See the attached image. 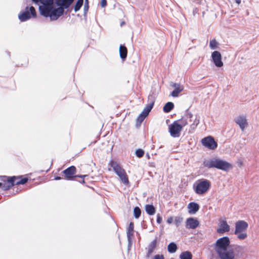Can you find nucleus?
I'll return each instance as SVG.
<instances>
[{"instance_id": "obj_20", "label": "nucleus", "mask_w": 259, "mask_h": 259, "mask_svg": "<svg viewBox=\"0 0 259 259\" xmlns=\"http://www.w3.org/2000/svg\"><path fill=\"white\" fill-rule=\"evenodd\" d=\"M230 230V226L226 221H223L220 225V228L218 229V232L223 233L228 232Z\"/></svg>"}, {"instance_id": "obj_46", "label": "nucleus", "mask_w": 259, "mask_h": 259, "mask_svg": "<svg viewBox=\"0 0 259 259\" xmlns=\"http://www.w3.org/2000/svg\"><path fill=\"white\" fill-rule=\"evenodd\" d=\"M68 1H69L68 4L67 5V7H69L71 5V4L73 2L74 0H69Z\"/></svg>"}, {"instance_id": "obj_19", "label": "nucleus", "mask_w": 259, "mask_h": 259, "mask_svg": "<svg viewBox=\"0 0 259 259\" xmlns=\"http://www.w3.org/2000/svg\"><path fill=\"white\" fill-rule=\"evenodd\" d=\"M199 205L196 202H192L188 205V212L190 214H195L199 209Z\"/></svg>"}, {"instance_id": "obj_2", "label": "nucleus", "mask_w": 259, "mask_h": 259, "mask_svg": "<svg viewBox=\"0 0 259 259\" xmlns=\"http://www.w3.org/2000/svg\"><path fill=\"white\" fill-rule=\"evenodd\" d=\"M203 165L207 168H215L226 171L233 167L230 163L217 158L204 160L203 162Z\"/></svg>"}, {"instance_id": "obj_39", "label": "nucleus", "mask_w": 259, "mask_h": 259, "mask_svg": "<svg viewBox=\"0 0 259 259\" xmlns=\"http://www.w3.org/2000/svg\"><path fill=\"white\" fill-rule=\"evenodd\" d=\"M152 259H164V257L162 254H156Z\"/></svg>"}, {"instance_id": "obj_45", "label": "nucleus", "mask_w": 259, "mask_h": 259, "mask_svg": "<svg viewBox=\"0 0 259 259\" xmlns=\"http://www.w3.org/2000/svg\"><path fill=\"white\" fill-rule=\"evenodd\" d=\"M88 9H89V6H88V4H85L84 6V12H87L88 11Z\"/></svg>"}, {"instance_id": "obj_14", "label": "nucleus", "mask_w": 259, "mask_h": 259, "mask_svg": "<svg viewBox=\"0 0 259 259\" xmlns=\"http://www.w3.org/2000/svg\"><path fill=\"white\" fill-rule=\"evenodd\" d=\"M199 222L198 220L194 218H189L186 221V228L188 229H195L198 227Z\"/></svg>"}, {"instance_id": "obj_1", "label": "nucleus", "mask_w": 259, "mask_h": 259, "mask_svg": "<svg viewBox=\"0 0 259 259\" xmlns=\"http://www.w3.org/2000/svg\"><path fill=\"white\" fill-rule=\"evenodd\" d=\"M230 243L228 237H223L218 239L214 245V249L219 259H235L234 250L229 248Z\"/></svg>"}, {"instance_id": "obj_7", "label": "nucleus", "mask_w": 259, "mask_h": 259, "mask_svg": "<svg viewBox=\"0 0 259 259\" xmlns=\"http://www.w3.org/2000/svg\"><path fill=\"white\" fill-rule=\"evenodd\" d=\"M76 172V167L74 166H71L64 170L63 173L64 174L65 179L67 180H73L74 178H83L87 176V175H75L74 176Z\"/></svg>"}, {"instance_id": "obj_4", "label": "nucleus", "mask_w": 259, "mask_h": 259, "mask_svg": "<svg viewBox=\"0 0 259 259\" xmlns=\"http://www.w3.org/2000/svg\"><path fill=\"white\" fill-rule=\"evenodd\" d=\"M108 165L113 168L114 171L119 177L123 184L125 185L129 184L128 176L125 170L117 162L112 160L109 162Z\"/></svg>"}, {"instance_id": "obj_27", "label": "nucleus", "mask_w": 259, "mask_h": 259, "mask_svg": "<svg viewBox=\"0 0 259 259\" xmlns=\"http://www.w3.org/2000/svg\"><path fill=\"white\" fill-rule=\"evenodd\" d=\"M32 1L36 3L39 2L42 5H53V0H32Z\"/></svg>"}, {"instance_id": "obj_12", "label": "nucleus", "mask_w": 259, "mask_h": 259, "mask_svg": "<svg viewBox=\"0 0 259 259\" xmlns=\"http://www.w3.org/2000/svg\"><path fill=\"white\" fill-rule=\"evenodd\" d=\"M211 58L213 63L217 67H221L223 66L222 56L219 52L217 51L213 52L211 54Z\"/></svg>"}, {"instance_id": "obj_47", "label": "nucleus", "mask_w": 259, "mask_h": 259, "mask_svg": "<svg viewBox=\"0 0 259 259\" xmlns=\"http://www.w3.org/2000/svg\"><path fill=\"white\" fill-rule=\"evenodd\" d=\"M55 180H59L61 179V178L60 177L57 176L54 179Z\"/></svg>"}, {"instance_id": "obj_18", "label": "nucleus", "mask_w": 259, "mask_h": 259, "mask_svg": "<svg viewBox=\"0 0 259 259\" xmlns=\"http://www.w3.org/2000/svg\"><path fill=\"white\" fill-rule=\"evenodd\" d=\"M171 85L175 88V90L171 93L170 95L173 97H177L178 96L183 90V88L181 86L179 83H173Z\"/></svg>"}, {"instance_id": "obj_17", "label": "nucleus", "mask_w": 259, "mask_h": 259, "mask_svg": "<svg viewBox=\"0 0 259 259\" xmlns=\"http://www.w3.org/2000/svg\"><path fill=\"white\" fill-rule=\"evenodd\" d=\"M134 223L131 222L127 230V238L128 242V245H131L132 243V237L134 235Z\"/></svg>"}, {"instance_id": "obj_15", "label": "nucleus", "mask_w": 259, "mask_h": 259, "mask_svg": "<svg viewBox=\"0 0 259 259\" xmlns=\"http://www.w3.org/2000/svg\"><path fill=\"white\" fill-rule=\"evenodd\" d=\"M235 122L239 125L241 130L243 131L247 125V122L246 118L243 116H239L235 119Z\"/></svg>"}, {"instance_id": "obj_49", "label": "nucleus", "mask_w": 259, "mask_h": 259, "mask_svg": "<svg viewBox=\"0 0 259 259\" xmlns=\"http://www.w3.org/2000/svg\"><path fill=\"white\" fill-rule=\"evenodd\" d=\"M77 2L81 3L83 4V0H77Z\"/></svg>"}, {"instance_id": "obj_48", "label": "nucleus", "mask_w": 259, "mask_h": 259, "mask_svg": "<svg viewBox=\"0 0 259 259\" xmlns=\"http://www.w3.org/2000/svg\"><path fill=\"white\" fill-rule=\"evenodd\" d=\"M235 2L238 5L241 3V0H235Z\"/></svg>"}, {"instance_id": "obj_38", "label": "nucleus", "mask_w": 259, "mask_h": 259, "mask_svg": "<svg viewBox=\"0 0 259 259\" xmlns=\"http://www.w3.org/2000/svg\"><path fill=\"white\" fill-rule=\"evenodd\" d=\"M69 0H64V3L63 4H62V5H61V6H60V7H62L63 8V9H67L69 7H67V5H68V1Z\"/></svg>"}, {"instance_id": "obj_53", "label": "nucleus", "mask_w": 259, "mask_h": 259, "mask_svg": "<svg viewBox=\"0 0 259 259\" xmlns=\"http://www.w3.org/2000/svg\"><path fill=\"white\" fill-rule=\"evenodd\" d=\"M146 155H147V156L148 157V158H150V156H149V154H148V153H147Z\"/></svg>"}, {"instance_id": "obj_33", "label": "nucleus", "mask_w": 259, "mask_h": 259, "mask_svg": "<svg viewBox=\"0 0 259 259\" xmlns=\"http://www.w3.org/2000/svg\"><path fill=\"white\" fill-rule=\"evenodd\" d=\"M148 101L149 104L154 106L155 101V97L153 94H150L148 96Z\"/></svg>"}, {"instance_id": "obj_16", "label": "nucleus", "mask_w": 259, "mask_h": 259, "mask_svg": "<svg viewBox=\"0 0 259 259\" xmlns=\"http://www.w3.org/2000/svg\"><path fill=\"white\" fill-rule=\"evenodd\" d=\"M52 6V5H43L42 6H39V10L40 14L45 17H50Z\"/></svg>"}, {"instance_id": "obj_40", "label": "nucleus", "mask_w": 259, "mask_h": 259, "mask_svg": "<svg viewBox=\"0 0 259 259\" xmlns=\"http://www.w3.org/2000/svg\"><path fill=\"white\" fill-rule=\"evenodd\" d=\"M162 218H161L160 214L159 213H158L157 214V219H156L157 223L158 224H160L162 222Z\"/></svg>"}, {"instance_id": "obj_9", "label": "nucleus", "mask_w": 259, "mask_h": 259, "mask_svg": "<svg viewBox=\"0 0 259 259\" xmlns=\"http://www.w3.org/2000/svg\"><path fill=\"white\" fill-rule=\"evenodd\" d=\"M201 143L203 146L210 150H214L218 146L217 143L211 136H208L203 138L201 140Z\"/></svg>"}, {"instance_id": "obj_28", "label": "nucleus", "mask_w": 259, "mask_h": 259, "mask_svg": "<svg viewBox=\"0 0 259 259\" xmlns=\"http://www.w3.org/2000/svg\"><path fill=\"white\" fill-rule=\"evenodd\" d=\"M199 123V119L195 117L193 120V123L190 125V128L192 131H194L198 124Z\"/></svg>"}, {"instance_id": "obj_52", "label": "nucleus", "mask_w": 259, "mask_h": 259, "mask_svg": "<svg viewBox=\"0 0 259 259\" xmlns=\"http://www.w3.org/2000/svg\"><path fill=\"white\" fill-rule=\"evenodd\" d=\"M88 4V0H85V4Z\"/></svg>"}, {"instance_id": "obj_25", "label": "nucleus", "mask_w": 259, "mask_h": 259, "mask_svg": "<svg viewBox=\"0 0 259 259\" xmlns=\"http://www.w3.org/2000/svg\"><path fill=\"white\" fill-rule=\"evenodd\" d=\"M192 254L189 251L182 252L180 255V259H192Z\"/></svg>"}, {"instance_id": "obj_5", "label": "nucleus", "mask_w": 259, "mask_h": 259, "mask_svg": "<svg viewBox=\"0 0 259 259\" xmlns=\"http://www.w3.org/2000/svg\"><path fill=\"white\" fill-rule=\"evenodd\" d=\"M210 187V182L206 179L198 181L194 190L196 194L201 195L206 192Z\"/></svg>"}, {"instance_id": "obj_24", "label": "nucleus", "mask_w": 259, "mask_h": 259, "mask_svg": "<svg viewBox=\"0 0 259 259\" xmlns=\"http://www.w3.org/2000/svg\"><path fill=\"white\" fill-rule=\"evenodd\" d=\"M174 108V104L171 102H168L165 104L163 108V110L165 113H168Z\"/></svg>"}, {"instance_id": "obj_32", "label": "nucleus", "mask_w": 259, "mask_h": 259, "mask_svg": "<svg viewBox=\"0 0 259 259\" xmlns=\"http://www.w3.org/2000/svg\"><path fill=\"white\" fill-rule=\"evenodd\" d=\"M147 116H145V114H143V113H141L139 116L138 117L137 119V124L141 125L142 122L143 121V120L145 119V118Z\"/></svg>"}, {"instance_id": "obj_51", "label": "nucleus", "mask_w": 259, "mask_h": 259, "mask_svg": "<svg viewBox=\"0 0 259 259\" xmlns=\"http://www.w3.org/2000/svg\"><path fill=\"white\" fill-rule=\"evenodd\" d=\"M82 179H84V178H82ZM80 182L82 183H85L84 180L83 179H82V180L81 182Z\"/></svg>"}, {"instance_id": "obj_3", "label": "nucleus", "mask_w": 259, "mask_h": 259, "mask_svg": "<svg viewBox=\"0 0 259 259\" xmlns=\"http://www.w3.org/2000/svg\"><path fill=\"white\" fill-rule=\"evenodd\" d=\"M248 227V223L243 220L237 221L235 224L234 234L240 240H245L247 238V230Z\"/></svg>"}, {"instance_id": "obj_29", "label": "nucleus", "mask_w": 259, "mask_h": 259, "mask_svg": "<svg viewBox=\"0 0 259 259\" xmlns=\"http://www.w3.org/2000/svg\"><path fill=\"white\" fill-rule=\"evenodd\" d=\"M219 45V43L215 39L211 40L209 42V47L212 50H214L217 49L218 46Z\"/></svg>"}, {"instance_id": "obj_44", "label": "nucleus", "mask_w": 259, "mask_h": 259, "mask_svg": "<svg viewBox=\"0 0 259 259\" xmlns=\"http://www.w3.org/2000/svg\"><path fill=\"white\" fill-rule=\"evenodd\" d=\"M173 221H174L173 218L172 217H169L167 220V223L168 224H171V223H172Z\"/></svg>"}, {"instance_id": "obj_8", "label": "nucleus", "mask_w": 259, "mask_h": 259, "mask_svg": "<svg viewBox=\"0 0 259 259\" xmlns=\"http://www.w3.org/2000/svg\"><path fill=\"white\" fill-rule=\"evenodd\" d=\"M169 132L171 137L178 138L180 136V132L182 128V125L178 123V121H175L168 126Z\"/></svg>"}, {"instance_id": "obj_10", "label": "nucleus", "mask_w": 259, "mask_h": 259, "mask_svg": "<svg viewBox=\"0 0 259 259\" xmlns=\"http://www.w3.org/2000/svg\"><path fill=\"white\" fill-rule=\"evenodd\" d=\"M4 178L7 179V182H11L13 184V186L15 185H24L26 184L28 180L27 178H21V177L13 176L11 177H4Z\"/></svg>"}, {"instance_id": "obj_22", "label": "nucleus", "mask_w": 259, "mask_h": 259, "mask_svg": "<svg viewBox=\"0 0 259 259\" xmlns=\"http://www.w3.org/2000/svg\"><path fill=\"white\" fill-rule=\"evenodd\" d=\"M127 51L126 48L123 45H120L119 47V54L120 58L124 60L127 57Z\"/></svg>"}, {"instance_id": "obj_23", "label": "nucleus", "mask_w": 259, "mask_h": 259, "mask_svg": "<svg viewBox=\"0 0 259 259\" xmlns=\"http://www.w3.org/2000/svg\"><path fill=\"white\" fill-rule=\"evenodd\" d=\"M145 210L147 213L150 215H152L155 213V208L154 206L151 204L146 205Z\"/></svg>"}, {"instance_id": "obj_11", "label": "nucleus", "mask_w": 259, "mask_h": 259, "mask_svg": "<svg viewBox=\"0 0 259 259\" xmlns=\"http://www.w3.org/2000/svg\"><path fill=\"white\" fill-rule=\"evenodd\" d=\"M64 9L62 7L54 8L52 6L50 18L51 20H56L59 17L62 16L64 13Z\"/></svg>"}, {"instance_id": "obj_35", "label": "nucleus", "mask_w": 259, "mask_h": 259, "mask_svg": "<svg viewBox=\"0 0 259 259\" xmlns=\"http://www.w3.org/2000/svg\"><path fill=\"white\" fill-rule=\"evenodd\" d=\"M144 154V151L142 149H138L136 151V155L139 158H141Z\"/></svg>"}, {"instance_id": "obj_6", "label": "nucleus", "mask_w": 259, "mask_h": 259, "mask_svg": "<svg viewBox=\"0 0 259 259\" xmlns=\"http://www.w3.org/2000/svg\"><path fill=\"white\" fill-rule=\"evenodd\" d=\"M36 15L35 8L31 6L29 8L26 7L25 11L19 15V19L21 22L29 19L31 17H35Z\"/></svg>"}, {"instance_id": "obj_13", "label": "nucleus", "mask_w": 259, "mask_h": 259, "mask_svg": "<svg viewBox=\"0 0 259 259\" xmlns=\"http://www.w3.org/2000/svg\"><path fill=\"white\" fill-rule=\"evenodd\" d=\"M193 118V114L189 112V111L187 110L186 111V113L185 115L182 117L181 119L179 120H178V122H180V125H182V128L186 125H187L189 123L188 119H189V121H192V119Z\"/></svg>"}, {"instance_id": "obj_21", "label": "nucleus", "mask_w": 259, "mask_h": 259, "mask_svg": "<svg viewBox=\"0 0 259 259\" xmlns=\"http://www.w3.org/2000/svg\"><path fill=\"white\" fill-rule=\"evenodd\" d=\"M157 245V238L153 240L148 246V250L147 253V257H149L153 252Z\"/></svg>"}, {"instance_id": "obj_26", "label": "nucleus", "mask_w": 259, "mask_h": 259, "mask_svg": "<svg viewBox=\"0 0 259 259\" xmlns=\"http://www.w3.org/2000/svg\"><path fill=\"white\" fill-rule=\"evenodd\" d=\"M178 249L177 244L174 242H170L167 246V250L169 253H175Z\"/></svg>"}, {"instance_id": "obj_31", "label": "nucleus", "mask_w": 259, "mask_h": 259, "mask_svg": "<svg viewBox=\"0 0 259 259\" xmlns=\"http://www.w3.org/2000/svg\"><path fill=\"white\" fill-rule=\"evenodd\" d=\"M13 187V184L11 182H7V183H2V189L4 191L8 190Z\"/></svg>"}, {"instance_id": "obj_54", "label": "nucleus", "mask_w": 259, "mask_h": 259, "mask_svg": "<svg viewBox=\"0 0 259 259\" xmlns=\"http://www.w3.org/2000/svg\"><path fill=\"white\" fill-rule=\"evenodd\" d=\"M2 186V183H0V188Z\"/></svg>"}, {"instance_id": "obj_36", "label": "nucleus", "mask_w": 259, "mask_h": 259, "mask_svg": "<svg viewBox=\"0 0 259 259\" xmlns=\"http://www.w3.org/2000/svg\"><path fill=\"white\" fill-rule=\"evenodd\" d=\"M82 4H81V3H79L78 2H76V4L75 5V7H74V11L75 12L78 11L81 8V7H82Z\"/></svg>"}, {"instance_id": "obj_30", "label": "nucleus", "mask_w": 259, "mask_h": 259, "mask_svg": "<svg viewBox=\"0 0 259 259\" xmlns=\"http://www.w3.org/2000/svg\"><path fill=\"white\" fill-rule=\"evenodd\" d=\"M141 214V210L140 208L137 206L134 209V215L136 219H138Z\"/></svg>"}, {"instance_id": "obj_37", "label": "nucleus", "mask_w": 259, "mask_h": 259, "mask_svg": "<svg viewBox=\"0 0 259 259\" xmlns=\"http://www.w3.org/2000/svg\"><path fill=\"white\" fill-rule=\"evenodd\" d=\"M153 105L148 103L145 108L149 112H150L152 109L153 108Z\"/></svg>"}, {"instance_id": "obj_43", "label": "nucleus", "mask_w": 259, "mask_h": 259, "mask_svg": "<svg viewBox=\"0 0 259 259\" xmlns=\"http://www.w3.org/2000/svg\"><path fill=\"white\" fill-rule=\"evenodd\" d=\"M101 5L102 7H105L107 5L106 0H102Z\"/></svg>"}, {"instance_id": "obj_50", "label": "nucleus", "mask_w": 259, "mask_h": 259, "mask_svg": "<svg viewBox=\"0 0 259 259\" xmlns=\"http://www.w3.org/2000/svg\"><path fill=\"white\" fill-rule=\"evenodd\" d=\"M124 24H125V22L123 21V22H122L121 23V24H120V26H123V25H124Z\"/></svg>"}, {"instance_id": "obj_42", "label": "nucleus", "mask_w": 259, "mask_h": 259, "mask_svg": "<svg viewBox=\"0 0 259 259\" xmlns=\"http://www.w3.org/2000/svg\"><path fill=\"white\" fill-rule=\"evenodd\" d=\"M142 113H143V114H145V116H147L149 112L147 110V109H145V108H144V110L142 112Z\"/></svg>"}, {"instance_id": "obj_34", "label": "nucleus", "mask_w": 259, "mask_h": 259, "mask_svg": "<svg viewBox=\"0 0 259 259\" xmlns=\"http://www.w3.org/2000/svg\"><path fill=\"white\" fill-rule=\"evenodd\" d=\"M183 220V218L180 217H176L175 218V225L178 227L182 223Z\"/></svg>"}, {"instance_id": "obj_41", "label": "nucleus", "mask_w": 259, "mask_h": 259, "mask_svg": "<svg viewBox=\"0 0 259 259\" xmlns=\"http://www.w3.org/2000/svg\"><path fill=\"white\" fill-rule=\"evenodd\" d=\"M64 3V0H56V4L59 6H61V5Z\"/></svg>"}]
</instances>
